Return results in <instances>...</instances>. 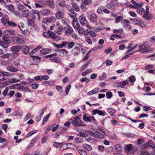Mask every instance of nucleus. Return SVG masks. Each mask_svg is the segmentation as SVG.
Segmentation results:
<instances>
[{
  "label": "nucleus",
  "instance_id": "obj_1",
  "mask_svg": "<svg viewBox=\"0 0 155 155\" xmlns=\"http://www.w3.org/2000/svg\"><path fill=\"white\" fill-rule=\"evenodd\" d=\"M80 115L77 116L70 119L71 123L74 126H82L85 125L84 124L83 122L80 120Z\"/></svg>",
  "mask_w": 155,
  "mask_h": 155
},
{
  "label": "nucleus",
  "instance_id": "obj_2",
  "mask_svg": "<svg viewBox=\"0 0 155 155\" xmlns=\"http://www.w3.org/2000/svg\"><path fill=\"white\" fill-rule=\"evenodd\" d=\"M143 17L145 20H151L153 18V15L149 14V9L148 6L146 8V11L144 12V14L143 15Z\"/></svg>",
  "mask_w": 155,
  "mask_h": 155
},
{
  "label": "nucleus",
  "instance_id": "obj_3",
  "mask_svg": "<svg viewBox=\"0 0 155 155\" xmlns=\"http://www.w3.org/2000/svg\"><path fill=\"white\" fill-rule=\"evenodd\" d=\"M129 81L128 79L122 82H118L115 83L114 84L115 87L117 88H123L125 85L128 84Z\"/></svg>",
  "mask_w": 155,
  "mask_h": 155
},
{
  "label": "nucleus",
  "instance_id": "obj_4",
  "mask_svg": "<svg viewBox=\"0 0 155 155\" xmlns=\"http://www.w3.org/2000/svg\"><path fill=\"white\" fill-rule=\"evenodd\" d=\"M40 59V58L36 56H34L32 59H30L29 64L31 65L37 64L38 63V61H39Z\"/></svg>",
  "mask_w": 155,
  "mask_h": 155
},
{
  "label": "nucleus",
  "instance_id": "obj_5",
  "mask_svg": "<svg viewBox=\"0 0 155 155\" xmlns=\"http://www.w3.org/2000/svg\"><path fill=\"white\" fill-rule=\"evenodd\" d=\"M150 50L148 46L143 44L140 46V48L139 49V51L141 53H146Z\"/></svg>",
  "mask_w": 155,
  "mask_h": 155
},
{
  "label": "nucleus",
  "instance_id": "obj_6",
  "mask_svg": "<svg viewBox=\"0 0 155 155\" xmlns=\"http://www.w3.org/2000/svg\"><path fill=\"white\" fill-rule=\"evenodd\" d=\"M21 46L19 45L14 46L12 47L11 49L12 52L17 56L19 51L21 49Z\"/></svg>",
  "mask_w": 155,
  "mask_h": 155
},
{
  "label": "nucleus",
  "instance_id": "obj_7",
  "mask_svg": "<svg viewBox=\"0 0 155 155\" xmlns=\"http://www.w3.org/2000/svg\"><path fill=\"white\" fill-rule=\"evenodd\" d=\"M148 147L152 148H155V144L151 140H149L147 143H145L143 145V147L145 149L147 148Z\"/></svg>",
  "mask_w": 155,
  "mask_h": 155
},
{
  "label": "nucleus",
  "instance_id": "obj_8",
  "mask_svg": "<svg viewBox=\"0 0 155 155\" xmlns=\"http://www.w3.org/2000/svg\"><path fill=\"white\" fill-rule=\"evenodd\" d=\"M64 31L66 35H71L73 31L72 28L69 26L65 27Z\"/></svg>",
  "mask_w": 155,
  "mask_h": 155
},
{
  "label": "nucleus",
  "instance_id": "obj_9",
  "mask_svg": "<svg viewBox=\"0 0 155 155\" xmlns=\"http://www.w3.org/2000/svg\"><path fill=\"white\" fill-rule=\"evenodd\" d=\"M4 34L8 36H14L15 35V32L14 30L8 29L4 31Z\"/></svg>",
  "mask_w": 155,
  "mask_h": 155
},
{
  "label": "nucleus",
  "instance_id": "obj_10",
  "mask_svg": "<svg viewBox=\"0 0 155 155\" xmlns=\"http://www.w3.org/2000/svg\"><path fill=\"white\" fill-rule=\"evenodd\" d=\"M89 19L92 22H95L97 21V18L96 15L93 13L89 14Z\"/></svg>",
  "mask_w": 155,
  "mask_h": 155
},
{
  "label": "nucleus",
  "instance_id": "obj_11",
  "mask_svg": "<svg viewBox=\"0 0 155 155\" xmlns=\"http://www.w3.org/2000/svg\"><path fill=\"white\" fill-rule=\"evenodd\" d=\"M80 21L82 26H84L87 23V20L85 15H82L79 18Z\"/></svg>",
  "mask_w": 155,
  "mask_h": 155
},
{
  "label": "nucleus",
  "instance_id": "obj_12",
  "mask_svg": "<svg viewBox=\"0 0 155 155\" xmlns=\"http://www.w3.org/2000/svg\"><path fill=\"white\" fill-rule=\"evenodd\" d=\"M42 15L44 16L48 15L50 13V11L48 9L43 8L40 11Z\"/></svg>",
  "mask_w": 155,
  "mask_h": 155
},
{
  "label": "nucleus",
  "instance_id": "obj_13",
  "mask_svg": "<svg viewBox=\"0 0 155 155\" xmlns=\"http://www.w3.org/2000/svg\"><path fill=\"white\" fill-rule=\"evenodd\" d=\"M55 16L57 19H61L64 17V14L61 11L58 10V12L55 13Z\"/></svg>",
  "mask_w": 155,
  "mask_h": 155
},
{
  "label": "nucleus",
  "instance_id": "obj_14",
  "mask_svg": "<svg viewBox=\"0 0 155 155\" xmlns=\"http://www.w3.org/2000/svg\"><path fill=\"white\" fill-rule=\"evenodd\" d=\"M48 34L49 37H51L52 39H54L55 40H60L61 39L60 37H58V38L57 40L56 38L57 37H56V36H55V34L51 31H49Z\"/></svg>",
  "mask_w": 155,
  "mask_h": 155
},
{
  "label": "nucleus",
  "instance_id": "obj_15",
  "mask_svg": "<svg viewBox=\"0 0 155 155\" xmlns=\"http://www.w3.org/2000/svg\"><path fill=\"white\" fill-rule=\"evenodd\" d=\"M93 114H92L93 115H95L96 114H97L99 115L100 116H104L105 114L101 110H98L95 109L93 110L92 111Z\"/></svg>",
  "mask_w": 155,
  "mask_h": 155
},
{
  "label": "nucleus",
  "instance_id": "obj_16",
  "mask_svg": "<svg viewBox=\"0 0 155 155\" xmlns=\"http://www.w3.org/2000/svg\"><path fill=\"white\" fill-rule=\"evenodd\" d=\"M94 137L97 138H103L104 137V135L100 132L97 131L95 132Z\"/></svg>",
  "mask_w": 155,
  "mask_h": 155
},
{
  "label": "nucleus",
  "instance_id": "obj_17",
  "mask_svg": "<svg viewBox=\"0 0 155 155\" xmlns=\"http://www.w3.org/2000/svg\"><path fill=\"white\" fill-rule=\"evenodd\" d=\"M68 52L65 49H61V53L60 54V55L61 57H64L67 56V58H69L70 56L67 55Z\"/></svg>",
  "mask_w": 155,
  "mask_h": 155
},
{
  "label": "nucleus",
  "instance_id": "obj_18",
  "mask_svg": "<svg viewBox=\"0 0 155 155\" xmlns=\"http://www.w3.org/2000/svg\"><path fill=\"white\" fill-rule=\"evenodd\" d=\"M31 15H36L38 17L39 20H40V17L39 14L40 12L37 10L33 9L31 11Z\"/></svg>",
  "mask_w": 155,
  "mask_h": 155
},
{
  "label": "nucleus",
  "instance_id": "obj_19",
  "mask_svg": "<svg viewBox=\"0 0 155 155\" xmlns=\"http://www.w3.org/2000/svg\"><path fill=\"white\" fill-rule=\"evenodd\" d=\"M14 40L16 41L17 44H24L25 43V41L18 37H15L14 38Z\"/></svg>",
  "mask_w": 155,
  "mask_h": 155
},
{
  "label": "nucleus",
  "instance_id": "obj_20",
  "mask_svg": "<svg viewBox=\"0 0 155 155\" xmlns=\"http://www.w3.org/2000/svg\"><path fill=\"white\" fill-rule=\"evenodd\" d=\"M136 25L140 26L141 28H143V25L141 20L139 18H136L135 22H134Z\"/></svg>",
  "mask_w": 155,
  "mask_h": 155
},
{
  "label": "nucleus",
  "instance_id": "obj_21",
  "mask_svg": "<svg viewBox=\"0 0 155 155\" xmlns=\"http://www.w3.org/2000/svg\"><path fill=\"white\" fill-rule=\"evenodd\" d=\"M6 69L8 71L12 72H16L18 71L17 68L10 66H7L6 67Z\"/></svg>",
  "mask_w": 155,
  "mask_h": 155
},
{
  "label": "nucleus",
  "instance_id": "obj_22",
  "mask_svg": "<svg viewBox=\"0 0 155 155\" xmlns=\"http://www.w3.org/2000/svg\"><path fill=\"white\" fill-rule=\"evenodd\" d=\"M80 52V50L79 47H75L72 51V53L74 55H78Z\"/></svg>",
  "mask_w": 155,
  "mask_h": 155
},
{
  "label": "nucleus",
  "instance_id": "obj_23",
  "mask_svg": "<svg viewBox=\"0 0 155 155\" xmlns=\"http://www.w3.org/2000/svg\"><path fill=\"white\" fill-rule=\"evenodd\" d=\"M9 21L8 17L6 15H5L1 19L2 22L4 24H8Z\"/></svg>",
  "mask_w": 155,
  "mask_h": 155
},
{
  "label": "nucleus",
  "instance_id": "obj_24",
  "mask_svg": "<svg viewBox=\"0 0 155 155\" xmlns=\"http://www.w3.org/2000/svg\"><path fill=\"white\" fill-rule=\"evenodd\" d=\"M22 51L24 53L27 54L29 52V48L28 46L23 45L21 47Z\"/></svg>",
  "mask_w": 155,
  "mask_h": 155
},
{
  "label": "nucleus",
  "instance_id": "obj_25",
  "mask_svg": "<svg viewBox=\"0 0 155 155\" xmlns=\"http://www.w3.org/2000/svg\"><path fill=\"white\" fill-rule=\"evenodd\" d=\"M38 2L40 4L42 8L45 7L47 5V0H40Z\"/></svg>",
  "mask_w": 155,
  "mask_h": 155
},
{
  "label": "nucleus",
  "instance_id": "obj_26",
  "mask_svg": "<svg viewBox=\"0 0 155 155\" xmlns=\"http://www.w3.org/2000/svg\"><path fill=\"white\" fill-rule=\"evenodd\" d=\"M71 5L72 8L76 12H78L79 11V8L75 3L74 2H72Z\"/></svg>",
  "mask_w": 155,
  "mask_h": 155
},
{
  "label": "nucleus",
  "instance_id": "obj_27",
  "mask_svg": "<svg viewBox=\"0 0 155 155\" xmlns=\"http://www.w3.org/2000/svg\"><path fill=\"white\" fill-rule=\"evenodd\" d=\"M87 5V0H82V2L81 5V8L84 10H86Z\"/></svg>",
  "mask_w": 155,
  "mask_h": 155
},
{
  "label": "nucleus",
  "instance_id": "obj_28",
  "mask_svg": "<svg viewBox=\"0 0 155 155\" xmlns=\"http://www.w3.org/2000/svg\"><path fill=\"white\" fill-rule=\"evenodd\" d=\"M22 14L23 16L25 17H27L29 15V11L26 8H25L24 10L22 12Z\"/></svg>",
  "mask_w": 155,
  "mask_h": 155
},
{
  "label": "nucleus",
  "instance_id": "obj_29",
  "mask_svg": "<svg viewBox=\"0 0 155 155\" xmlns=\"http://www.w3.org/2000/svg\"><path fill=\"white\" fill-rule=\"evenodd\" d=\"M132 147V145L131 144H129L126 145L125 147V150L126 152L127 153H130V152Z\"/></svg>",
  "mask_w": 155,
  "mask_h": 155
},
{
  "label": "nucleus",
  "instance_id": "obj_30",
  "mask_svg": "<svg viewBox=\"0 0 155 155\" xmlns=\"http://www.w3.org/2000/svg\"><path fill=\"white\" fill-rule=\"evenodd\" d=\"M20 85V84H13L9 87V89H15L16 88L17 89H21L22 88V87H20L19 86Z\"/></svg>",
  "mask_w": 155,
  "mask_h": 155
},
{
  "label": "nucleus",
  "instance_id": "obj_31",
  "mask_svg": "<svg viewBox=\"0 0 155 155\" xmlns=\"http://www.w3.org/2000/svg\"><path fill=\"white\" fill-rule=\"evenodd\" d=\"M62 143H59L57 142H55L53 143V145L54 147H58L60 146H62L63 147H66V148H67V147H66V146L67 145L66 144H64L62 145Z\"/></svg>",
  "mask_w": 155,
  "mask_h": 155
},
{
  "label": "nucleus",
  "instance_id": "obj_32",
  "mask_svg": "<svg viewBox=\"0 0 155 155\" xmlns=\"http://www.w3.org/2000/svg\"><path fill=\"white\" fill-rule=\"evenodd\" d=\"M51 50L48 49H43L40 51L41 53L43 55H45L49 53Z\"/></svg>",
  "mask_w": 155,
  "mask_h": 155
},
{
  "label": "nucleus",
  "instance_id": "obj_33",
  "mask_svg": "<svg viewBox=\"0 0 155 155\" xmlns=\"http://www.w3.org/2000/svg\"><path fill=\"white\" fill-rule=\"evenodd\" d=\"M69 15L71 18H75L76 15V13L73 10H70L68 13Z\"/></svg>",
  "mask_w": 155,
  "mask_h": 155
},
{
  "label": "nucleus",
  "instance_id": "obj_34",
  "mask_svg": "<svg viewBox=\"0 0 155 155\" xmlns=\"http://www.w3.org/2000/svg\"><path fill=\"white\" fill-rule=\"evenodd\" d=\"M5 7L10 12H13L14 11V8L13 5L12 4L7 5Z\"/></svg>",
  "mask_w": 155,
  "mask_h": 155
},
{
  "label": "nucleus",
  "instance_id": "obj_35",
  "mask_svg": "<svg viewBox=\"0 0 155 155\" xmlns=\"http://www.w3.org/2000/svg\"><path fill=\"white\" fill-rule=\"evenodd\" d=\"M99 91L98 88H96L88 93V95H91L96 93Z\"/></svg>",
  "mask_w": 155,
  "mask_h": 155
},
{
  "label": "nucleus",
  "instance_id": "obj_36",
  "mask_svg": "<svg viewBox=\"0 0 155 155\" xmlns=\"http://www.w3.org/2000/svg\"><path fill=\"white\" fill-rule=\"evenodd\" d=\"M20 80L15 78H12L9 80V82L11 83H13L19 82Z\"/></svg>",
  "mask_w": 155,
  "mask_h": 155
},
{
  "label": "nucleus",
  "instance_id": "obj_37",
  "mask_svg": "<svg viewBox=\"0 0 155 155\" xmlns=\"http://www.w3.org/2000/svg\"><path fill=\"white\" fill-rule=\"evenodd\" d=\"M47 5L48 3L49 7L51 8H53L54 6L53 0H47Z\"/></svg>",
  "mask_w": 155,
  "mask_h": 155
},
{
  "label": "nucleus",
  "instance_id": "obj_38",
  "mask_svg": "<svg viewBox=\"0 0 155 155\" xmlns=\"http://www.w3.org/2000/svg\"><path fill=\"white\" fill-rule=\"evenodd\" d=\"M10 75V73L6 72H4L0 70V76L2 77L8 76Z\"/></svg>",
  "mask_w": 155,
  "mask_h": 155
},
{
  "label": "nucleus",
  "instance_id": "obj_39",
  "mask_svg": "<svg viewBox=\"0 0 155 155\" xmlns=\"http://www.w3.org/2000/svg\"><path fill=\"white\" fill-rule=\"evenodd\" d=\"M74 142L76 143H82L83 140L81 138L78 137L75 138L74 140Z\"/></svg>",
  "mask_w": 155,
  "mask_h": 155
},
{
  "label": "nucleus",
  "instance_id": "obj_40",
  "mask_svg": "<svg viewBox=\"0 0 155 155\" xmlns=\"http://www.w3.org/2000/svg\"><path fill=\"white\" fill-rule=\"evenodd\" d=\"M115 148L117 152H120L122 150L121 146L120 144H118L116 145Z\"/></svg>",
  "mask_w": 155,
  "mask_h": 155
},
{
  "label": "nucleus",
  "instance_id": "obj_41",
  "mask_svg": "<svg viewBox=\"0 0 155 155\" xmlns=\"http://www.w3.org/2000/svg\"><path fill=\"white\" fill-rule=\"evenodd\" d=\"M2 39L7 44H9L11 43V41L6 36H3Z\"/></svg>",
  "mask_w": 155,
  "mask_h": 155
},
{
  "label": "nucleus",
  "instance_id": "obj_42",
  "mask_svg": "<svg viewBox=\"0 0 155 155\" xmlns=\"http://www.w3.org/2000/svg\"><path fill=\"white\" fill-rule=\"evenodd\" d=\"M58 5L61 7H65L66 6V4L65 2L64 1H59L58 3Z\"/></svg>",
  "mask_w": 155,
  "mask_h": 155
},
{
  "label": "nucleus",
  "instance_id": "obj_43",
  "mask_svg": "<svg viewBox=\"0 0 155 155\" xmlns=\"http://www.w3.org/2000/svg\"><path fill=\"white\" fill-rule=\"evenodd\" d=\"M144 11L145 9L142 8L139 9H137V13L140 15H143Z\"/></svg>",
  "mask_w": 155,
  "mask_h": 155
},
{
  "label": "nucleus",
  "instance_id": "obj_44",
  "mask_svg": "<svg viewBox=\"0 0 155 155\" xmlns=\"http://www.w3.org/2000/svg\"><path fill=\"white\" fill-rule=\"evenodd\" d=\"M38 132V130H33L32 131H31L29 132L26 135V136L27 137H28L34 134H35L37 133Z\"/></svg>",
  "mask_w": 155,
  "mask_h": 155
},
{
  "label": "nucleus",
  "instance_id": "obj_45",
  "mask_svg": "<svg viewBox=\"0 0 155 155\" xmlns=\"http://www.w3.org/2000/svg\"><path fill=\"white\" fill-rule=\"evenodd\" d=\"M28 25L29 26L33 27L34 26V21L31 19L28 20Z\"/></svg>",
  "mask_w": 155,
  "mask_h": 155
},
{
  "label": "nucleus",
  "instance_id": "obj_46",
  "mask_svg": "<svg viewBox=\"0 0 155 155\" xmlns=\"http://www.w3.org/2000/svg\"><path fill=\"white\" fill-rule=\"evenodd\" d=\"M78 152L80 155H86L87 154L86 151L82 149L79 150Z\"/></svg>",
  "mask_w": 155,
  "mask_h": 155
},
{
  "label": "nucleus",
  "instance_id": "obj_47",
  "mask_svg": "<svg viewBox=\"0 0 155 155\" xmlns=\"http://www.w3.org/2000/svg\"><path fill=\"white\" fill-rule=\"evenodd\" d=\"M51 59L52 60V61L58 63H60L62 61V60L61 58L58 57L54 58H53V59Z\"/></svg>",
  "mask_w": 155,
  "mask_h": 155
},
{
  "label": "nucleus",
  "instance_id": "obj_48",
  "mask_svg": "<svg viewBox=\"0 0 155 155\" xmlns=\"http://www.w3.org/2000/svg\"><path fill=\"white\" fill-rule=\"evenodd\" d=\"M107 111L110 115H112L113 114L115 113V110L114 109L109 108L107 109Z\"/></svg>",
  "mask_w": 155,
  "mask_h": 155
},
{
  "label": "nucleus",
  "instance_id": "obj_49",
  "mask_svg": "<svg viewBox=\"0 0 155 155\" xmlns=\"http://www.w3.org/2000/svg\"><path fill=\"white\" fill-rule=\"evenodd\" d=\"M48 23H53L55 21V18L54 16H52L50 18H48Z\"/></svg>",
  "mask_w": 155,
  "mask_h": 155
},
{
  "label": "nucleus",
  "instance_id": "obj_50",
  "mask_svg": "<svg viewBox=\"0 0 155 155\" xmlns=\"http://www.w3.org/2000/svg\"><path fill=\"white\" fill-rule=\"evenodd\" d=\"M106 96L107 98H110L113 96V94L111 92L108 91L106 93Z\"/></svg>",
  "mask_w": 155,
  "mask_h": 155
},
{
  "label": "nucleus",
  "instance_id": "obj_51",
  "mask_svg": "<svg viewBox=\"0 0 155 155\" xmlns=\"http://www.w3.org/2000/svg\"><path fill=\"white\" fill-rule=\"evenodd\" d=\"M89 34L93 37H94L96 36V33L94 32V31H88V35Z\"/></svg>",
  "mask_w": 155,
  "mask_h": 155
},
{
  "label": "nucleus",
  "instance_id": "obj_52",
  "mask_svg": "<svg viewBox=\"0 0 155 155\" xmlns=\"http://www.w3.org/2000/svg\"><path fill=\"white\" fill-rule=\"evenodd\" d=\"M124 136L126 137L130 138H134L135 137V135L132 133L125 134H124Z\"/></svg>",
  "mask_w": 155,
  "mask_h": 155
},
{
  "label": "nucleus",
  "instance_id": "obj_53",
  "mask_svg": "<svg viewBox=\"0 0 155 155\" xmlns=\"http://www.w3.org/2000/svg\"><path fill=\"white\" fill-rule=\"evenodd\" d=\"M129 81H130L131 83H133L136 80L135 77L134 75H132L129 78Z\"/></svg>",
  "mask_w": 155,
  "mask_h": 155
},
{
  "label": "nucleus",
  "instance_id": "obj_54",
  "mask_svg": "<svg viewBox=\"0 0 155 155\" xmlns=\"http://www.w3.org/2000/svg\"><path fill=\"white\" fill-rule=\"evenodd\" d=\"M71 85H68L65 88V91L66 95L68 94V92L71 88Z\"/></svg>",
  "mask_w": 155,
  "mask_h": 155
},
{
  "label": "nucleus",
  "instance_id": "obj_55",
  "mask_svg": "<svg viewBox=\"0 0 155 155\" xmlns=\"http://www.w3.org/2000/svg\"><path fill=\"white\" fill-rule=\"evenodd\" d=\"M140 155H150V154L148 151L144 150L142 151Z\"/></svg>",
  "mask_w": 155,
  "mask_h": 155
},
{
  "label": "nucleus",
  "instance_id": "obj_56",
  "mask_svg": "<svg viewBox=\"0 0 155 155\" xmlns=\"http://www.w3.org/2000/svg\"><path fill=\"white\" fill-rule=\"evenodd\" d=\"M0 45L4 48H6L8 47L7 45L3 41L0 42Z\"/></svg>",
  "mask_w": 155,
  "mask_h": 155
},
{
  "label": "nucleus",
  "instance_id": "obj_57",
  "mask_svg": "<svg viewBox=\"0 0 155 155\" xmlns=\"http://www.w3.org/2000/svg\"><path fill=\"white\" fill-rule=\"evenodd\" d=\"M11 54L9 53H6L3 54L1 56V58H5L8 57Z\"/></svg>",
  "mask_w": 155,
  "mask_h": 155
},
{
  "label": "nucleus",
  "instance_id": "obj_58",
  "mask_svg": "<svg viewBox=\"0 0 155 155\" xmlns=\"http://www.w3.org/2000/svg\"><path fill=\"white\" fill-rule=\"evenodd\" d=\"M34 78L36 80H40L41 81L43 80V77L41 76H37L35 77Z\"/></svg>",
  "mask_w": 155,
  "mask_h": 155
},
{
  "label": "nucleus",
  "instance_id": "obj_59",
  "mask_svg": "<svg viewBox=\"0 0 155 155\" xmlns=\"http://www.w3.org/2000/svg\"><path fill=\"white\" fill-rule=\"evenodd\" d=\"M123 19L122 17L119 16L117 17L116 19L115 22L117 23H119L120 21H121Z\"/></svg>",
  "mask_w": 155,
  "mask_h": 155
},
{
  "label": "nucleus",
  "instance_id": "obj_60",
  "mask_svg": "<svg viewBox=\"0 0 155 155\" xmlns=\"http://www.w3.org/2000/svg\"><path fill=\"white\" fill-rule=\"evenodd\" d=\"M144 142V141L142 138H139L137 140V143L138 145L143 143Z\"/></svg>",
  "mask_w": 155,
  "mask_h": 155
},
{
  "label": "nucleus",
  "instance_id": "obj_61",
  "mask_svg": "<svg viewBox=\"0 0 155 155\" xmlns=\"http://www.w3.org/2000/svg\"><path fill=\"white\" fill-rule=\"evenodd\" d=\"M38 136H37L34 138L32 140L31 142V144H34L38 139Z\"/></svg>",
  "mask_w": 155,
  "mask_h": 155
},
{
  "label": "nucleus",
  "instance_id": "obj_62",
  "mask_svg": "<svg viewBox=\"0 0 155 155\" xmlns=\"http://www.w3.org/2000/svg\"><path fill=\"white\" fill-rule=\"evenodd\" d=\"M8 87H7L2 92V94L5 97L7 95L8 92Z\"/></svg>",
  "mask_w": 155,
  "mask_h": 155
},
{
  "label": "nucleus",
  "instance_id": "obj_63",
  "mask_svg": "<svg viewBox=\"0 0 155 155\" xmlns=\"http://www.w3.org/2000/svg\"><path fill=\"white\" fill-rule=\"evenodd\" d=\"M104 9L102 7H99L97 10V12L98 13L101 14L103 12Z\"/></svg>",
  "mask_w": 155,
  "mask_h": 155
},
{
  "label": "nucleus",
  "instance_id": "obj_64",
  "mask_svg": "<svg viewBox=\"0 0 155 155\" xmlns=\"http://www.w3.org/2000/svg\"><path fill=\"white\" fill-rule=\"evenodd\" d=\"M18 8L19 10L22 12L26 8L23 5L20 4L18 6Z\"/></svg>",
  "mask_w": 155,
  "mask_h": 155
}]
</instances>
